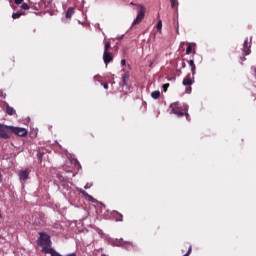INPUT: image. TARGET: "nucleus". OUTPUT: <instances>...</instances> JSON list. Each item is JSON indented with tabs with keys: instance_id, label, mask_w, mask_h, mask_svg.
Instances as JSON below:
<instances>
[{
	"instance_id": "obj_1",
	"label": "nucleus",
	"mask_w": 256,
	"mask_h": 256,
	"mask_svg": "<svg viewBox=\"0 0 256 256\" xmlns=\"http://www.w3.org/2000/svg\"><path fill=\"white\" fill-rule=\"evenodd\" d=\"M170 109L174 115H177V117H186L187 121H189V106L174 102L170 105Z\"/></svg>"
},
{
	"instance_id": "obj_2",
	"label": "nucleus",
	"mask_w": 256,
	"mask_h": 256,
	"mask_svg": "<svg viewBox=\"0 0 256 256\" xmlns=\"http://www.w3.org/2000/svg\"><path fill=\"white\" fill-rule=\"evenodd\" d=\"M140 10L137 13L136 19L132 23V27H135V25H139L143 19H145V13H147V9L141 4H136Z\"/></svg>"
},
{
	"instance_id": "obj_3",
	"label": "nucleus",
	"mask_w": 256,
	"mask_h": 256,
	"mask_svg": "<svg viewBox=\"0 0 256 256\" xmlns=\"http://www.w3.org/2000/svg\"><path fill=\"white\" fill-rule=\"evenodd\" d=\"M38 245L40 247H51V237L44 232L39 233Z\"/></svg>"
},
{
	"instance_id": "obj_4",
	"label": "nucleus",
	"mask_w": 256,
	"mask_h": 256,
	"mask_svg": "<svg viewBox=\"0 0 256 256\" xmlns=\"http://www.w3.org/2000/svg\"><path fill=\"white\" fill-rule=\"evenodd\" d=\"M0 139H11V126L0 123Z\"/></svg>"
},
{
	"instance_id": "obj_5",
	"label": "nucleus",
	"mask_w": 256,
	"mask_h": 256,
	"mask_svg": "<svg viewBox=\"0 0 256 256\" xmlns=\"http://www.w3.org/2000/svg\"><path fill=\"white\" fill-rule=\"evenodd\" d=\"M28 131L25 128L11 126V135H17V137H27Z\"/></svg>"
},
{
	"instance_id": "obj_6",
	"label": "nucleus",
	"mask_w": 256,
	"mask_h": 256,
	"mask_svg": "<svg viewBox=\"0 0 256 256\" xmlns=\"http://www.w3.org/2000/svg\"><path fill=\"white\" fill-rule=\"evenodd\" d=\"M103 61H104L105 65L108 66L109 63H111V61H113V54L109 51H104Z\"/></svg>"
},
{
	"instance_id": "obj_7",
	"label": "nucleus",
	"mask_w": 256,
	"mask_h": 256,
	"mask_svg": "<svg viewBox=\"0 0 256 256\" xmlns=\"http://www.w3.org/2000/svg\"><path fill=\"white\" fill-rule=\"evenodd\" d=\"M77 191L80 192L81 195H83V197H85V199H87V201H90V203H95V198H93V196L89 195V193H87V191L83 190L82 188H76Z\"/></svg>"
},
{
	"instance_id": "obj_8",
	"label": "nucleus",
	"mask_w": 256,
	"mask_h": 256,
	"mask_svg": "<svg viewBox=\"0 0 256 256\" xmlns=\"http://www.w3.org/2000/svg\"><path fill=\"white\" fill-rule=\"evenodd\" d=\"M18 175L20 181H27L29 179V170H22Z\"/></svg>"
},
{
	"instance_id": "obj_9",
	"label": "nucleus",
	"mask_w": 256,
	"mask_h": 256,
	"mask_svg": "<svg viewBox=\"0 0 256 256\" xmlns=\"http://www.w3.org/2000/svg\"><path fill=\"white\" fill-rule=\"evenodd\" d=\"M194 81L193 78L191 77V74H187V76L183 79L182 84L185 86H191L193 85Z\"/></svg>"
},
{
	"instance_id": "obj_10",
	"label": "nucleus",
	"mask_w": 256,
	"mask_h": 256,
	"mask_svg": "<svg viewBox=\"0 0 256 256\" xmlns=\"http://www.w3.org/2000/svg\"><path fill=\"white\" fill-rule=\"evenodd\" d=\"M188 64H189V67L191 69V73H192V75L194 77V75H195V73L197 71V66H195V60H189Z\"/></svg>"
},
{
	"instance_id": "obj_11",
	"label": "nucleus",
	"mask_w": 256,
	"mask_h": 256,
	"mask_svg": "<svg viewBox=\"0 0 256 256\" xmlns=\"http://www.w3.org/2000/svg\"><path fill=\"white\" fill-rule=\"evenodd\" d=\"M129 85V73H125L122 76V87H127Z\"/></svg>"
},
{
	"instance_id": "obj_12",
	"label": "nucleus",
	"mask_w": 256,
	"mask_h": 256,
	"mask_svg": "<svg viewBox=\"0 0 256 256\" xmlns=\"http://www.w3.org/2000/svg\"><path fill=\"white\" fill-rule=\"evenodd\" d=\"M6 113L7 115H16L15 108L11 107L9 104L6 103Z\"/></svg>"
},
{
	"instance_id": "obj_13",
	"label": "nucleus",
	"mask_w": 256,
	"mask_h": 256,
	"mask_svg": "<svg viewBox=\"0 0 256 256\" xmlns=\"http://www.w3.org/2000/svg\"><path fill=\"white\" fill-rule=\"evenodd\" d=\"M73 15H75V8L70 7L68 8V10L66 11V19H71V17H73Z\"/></svg>"
},
{
	"instance_id": "obj_14",
	"label": "nucleus",
	"mask_w": 256,
	"mask_h": 256,
	"mask_svg": "<svg viewBox=\"0 0 256 256\" xmlns=\"http://www.w3.org/2000/svg\"><path fill=\"white\" fill-rule=\"evenodd\" d=\"M193 47H195V44L187 43L186 55H191V53H193Z\"/></svg>"
},
{
	"instance_id": "obj_15",
	"label": "nucleus",
	"mask_w": 256,
	"mask_h": 256,
	"mask_svg": "<svg viewBox=\"0 0 256 256\" xmlns=\"http://www.w3.org/2000/svg\"><path fill=\"white\" fill-rule=\"evenodd\" d=\"M245 55H249L251 53V49H249V42L246 40L243 44Z\"/></svg>"
},
{
	"instance_id": "obj_16",
	"label": "nucleus",
	"mask_w": 256,
	"mask_h": 256,
	"mask_svg": "<svg viewBox=\"0 0 256 256\" xmlns=\"http://www.w3.org/2000/svg\"><path fill=\"white\" fill-rule=\"evenodd\" d=\"M159 97H161V92L160 91H153L151 93V98L152 99H159Z\"/></svg>"
},
{
	"instance_id": "obj_17",
	"label": "nucleus",
	"mask_w": 256,
	"mask_h": 256,
	"mask_svg": "<svg viewBox=\"0 0 256 256\" xmlns=\"http://www.w3.org/2000/svg\"><path fill=\"white\" fill-rule=\"evenodd\" d=\"M114 219H116V221H123V214L114 212Z\"/></svg>"
},
{
	"instance_id": "obj_18",
	"label": "nucleus",
	"mask_w": 256,
	"mask_h": 256,
	"mask_svg": "<svg viewBox=\"0 0 256 256\" xmlns=\"http://www.w3.org/2000/svg\"><path fill=\"white\" fill-rule=\"evenodd\" d=\"M170 3H171V8L177 10V7H179L178 0H170Z\"/></svg>"
},
{
	"instance_id": "obj_19",
	"label": "nucleus",
	"mask_w": 256,
	"mask_h": 256,
	"mask_svg": "<svg viewBox=\"0 0 256 256\" xmlns=\"http://www.w3.org/2000/svg\"><path fill=\"white\" fill-rule=\"evenodd\" d=\"M23 15H25V13L23 12H16L12 14V19H19L20 17H23Z\"/></svg>"
},
{
	"instance_id": "obj_20",
	"label": "nucleus",
	"mask_w": 256,
	"mask_h": 256,
	"mask_svg": "<svg viewBox=\"0 0 256 256\" xmlns=\"http://www.w3.org/2000/svg\"><path fill=\"white\" fill-rule=\"evenodd\" d=\"M21 9H23L24 11H29V9H31V7L29 6V4L23 3L21 5Z\"/></svg>"
},
{
	"instance_id": "obj_21",
	"label": "nucleus",
	"mask_w": 256,
	"mask_h": 256,
	"mask_svg": "<svg viewBox=\"0 0 256 256\" xmlns=\"http://www.w3.org/2000/svg\"><path fill=\"white\" fill-rule=\"evenodd\" d=\"M43 155H45V153H43V152H38L37 153V159L40 163H41V161H43Z\"/></svg>"
},
{
	"instance_id": "obj_22",
	"label": "nucleus",
	"mask_w": 256,
	"mask_h": 256,
	"mask_svg": "<svg viewBox=\"0 0 256 256\" xmlns=\"http://www.w3.org/2000/svg\"><path fill=\"white\" fill-rule=\"evenodd\" d=\"M109 49H111V42L110 41L105 43L104 51H109Z\"/></svg>"
},
{
	"instance_id": "obj_23",
	"label": "nucleus",
	"mask_w": 256,
	"mask_h": 256,
	"mask_svg": "<svg viewBox=\"0 0 256 256\" xmlns=\"http://www.w3.org/2000/svg\"><path fill=\"white\" fill-rule=\"evenodd\" d=\"M157 31H160L162 28H163V22H161V21H158V23H157Z\"/></svg>"
},
{
	"instance_id": "obj_24",
	"label": "nucleus",
	"mask_w": 256,
	"mask_h": 256,
	"mask_svg": "<svg viewBox=\"0 0 256 256\" xmlns=\"http://www.w3.org/2000/svg\"><path fill=\"white\" fill-rule=\"evenodd\" d=\"M163 92L167 93V89H169V83H166L162 86Z\"/></svg>"
},
{
	"instance_id": "obj_25",
	"label": "nucleus",
	"mask_w": 256,
	"mask_h": 256,
	"mask_svg": "<svg viewBox=\"0 0 256 256\" xmlns=\"http://www.w3.org/2000/svg\"><path fill=\"white\" fill-rule=\"evenodd\" d=\"M0 97H1L2 99H5V97H7V94H5V93L3 92V90H0Z\"/></svg>"
},
{
	"instance_id": "obj_26",
	"label": "nucleus",
	"mask_w": 256,
	"mask_h": 256,
	"mask_svg": "<svg viewBox=\"0 0 256 256\" xmlns=\"http://www.w3.org/2000/svg\"><path fill=\"white\" fill-rule=\"evenodd\" d=\"M91 187H93V184L87 183V184L84 186V189H91Z\"/></svg>"
},
{
	"instance_id": "obj_27",
	"label": "nucleus",
	"mask_w": 256,
	"mask_h": 256,
	"mask_svg": "<svg viewBox=\"0 0 256 256\" xmlns=\"http://www.w3.org/2000/svg\"><path fill=\"white\" fill-rule=\"evenodd\" d=\"M15 5H21L23 3V0H14Z\"/></svg>"
},
{
	"instance_id": "obj_28",
	"label": "nucleus",
	"mask_w": 256,
	"mask_h": 256,
	"mask_svg": "<svg viewBox=\"0 0 256 256\" xmlns=\"http://www.w3.org/2000/svg\"><path fill=\"white\" fill-rule=\"evenodd\" d=\"M121 65H122V67H125V65H127V61H125V59H122L121 60Z\"/></svg>"
},
{
	"instance_id": "obj_29",
	"label": "nucleus",
	"mask_w": 256,
	"mask_h": 256,
	"mask_svg": "<svg viewBox=\"0 0 256 256\" xmlns=\"http://www.w3.org/2000/svg\"><path fill=\"white\" fill-rule=\"evenodd\" d=\"M186 93H191V86H189L188 88H186Z\"/></svg>"
},
{
	"instance_id": "obj_30",
	"label": "nucleus",
	"mask_w": 256,
	"mask_h": 256,
	"mask_svg": "<svg viewBox=\"0 0 256 256\" xmlns=\"http://www.w3.org/2000/svg\"><path fill=\"white\" fill-rule=\"evenodd\" d=\"M100 78H101V76H99V75H96V76L94 77V79H95L96 81H99Z\"/></svg>"
},
{
	"instance_id": "obj_31",
	"label": "nucleus",
	"mask_w": 256,
	"mask_h": 256,
	"mask_svg": "<svg viewBox=\"0 0 256 256\" xmlns=\"http://www.w3.org/2000/svg\"><path fill=\"white\" fill-rule=\"evenodd\" d=\"M103 87H104V89H109V84L105 83V84L103 85Z\"/></svg>"
},
{
	"instance_id": "obj_32",
	"label": "nucleus",
	"mask_w": 256,
	"mask_h": 256,
	"mask_svg": "<svg viewBox=\"0 0 256 256\" xmlns=\"http://www.w3.org/2000/svg\"><path fill=\"white\" fill-rule=\"evenodd\" d=\"M182 69H185V62L182 63Z\"/></svg>"
},
{
	"instance_id": "obj_33",
	"label": "nucleus",
	"mask_w": 256,
	"mask_h": 256,
	"mask_svg": "<svg viewBox=\"0 0 256 256\" xmlns=\"http://www.w3.org/2000/svg\"><path fill=\"white\" fill-rule=\"evenodd\" d=\"M177 34L179 35V28H177Z\"/></svg>"
},
{
	"instance_id": "obj_34",
	"label": "nucleus",
	"mask_w": 256,
	"mask_h": 256,
	"mask_svg": "<svg viewBox=\"0 0 256 256\" xmlns=\"http://www.w3.org/2000/svg\"><path fill=\"white\" fill-rule=\"evenodd\" d=\"M130 5H135V3L131 2Z\"/></svg>"
}]
</instances>
